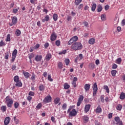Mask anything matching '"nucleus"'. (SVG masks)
<instances>
[{
  "mask_svg": "<svg viewBox=\"0 0 125 125\" xmlns=\"http://www.w3.org/2000/svg\"><path fill=\"white\" fill-rule=\"evenodd\" d=\"M116 63L117 64H121L122 63V58H119L116 60Z\"/></svg>",
  "mask_w": 125,
  "mask_h": 125,
  "instance_id": "c03bdc74",
  "label": "nucleus"
},
{
  "mask_svg": "<svg viewBox=\"0 0 125 125\" xmlns=\"http://www.w3.org/2000/svg\"><path fill=\"white\" fill-rule=\"evenodd\" d=\"M52 99V98L51 97V96H46L43 100V102L44 103H50V102H51V100Z\"/></svg>",
  "mask_w": 125,
  "mask_h": 125,
  "instance_id": "0eeeda50",
  "label": "nucleus"
},
{
  "mask_svg": "<svg viewBox=\"0 0 125 125\" xmlns=\"http://www.w3.org/2000/svg\"><path fill=\"white\" fill-rule=\"evenodd\" d=\"M5 45H6V44L5 43V42H4L2 40H1L0 42V47L5 46Z\"/></svg>",
  "mask_w": 125,
  "mask_h": 125,
  "instance_id": "37998d69",
  "label": "nucleus"
},
{
  "mask_svg": "<svg viewBox=\"0 0 125 125\" xmlns=\"http://www.w3.org/2000/svg\"><path fill=\"white\" fill-rule=\"evenodd\" d=\"M125 20L124 19V20H122V25L124 26H125Z\"/></svg>",
  "mask_w": 125,
  "mask_h": 125,
  "instance_id": "774afa93",
  "label": "nucleus"
},
{
  "mask_svg": "<svg viewBox=\"0 0 125 125\" xmlns=\"http://www.w3.org/2000/svg\"><path fill=\"white\" fill-rule=\"evenodd\" d=\"M31 79L33 82H35L36 81V75L35 74H33Z\"/></svg>",
  "mask_w": 125,
  "mask_h": 125,
  "instance_id": "a18cd8bd",
  "label": "nucleus"
},
{
  "mask_svg": "<svg viewBox=\"0 0 125 125\" xmlns=\"http://www.w3.org/2000/svg\"><path fill=\"white\" fill-rule=\"evenodd\" d=\"M15 35L17 37H19L21 35V31L19 29H16L15 31Z\"/></svg>",
  "mask_w": 125,
  "mask_h": 125,
  "instance_id": "4be33fe9",
  "label": "nucleus"
},
{
  "mask_svg": "<svg viewBox=\"0 0 125 125\" xmlns=\"http://www.w3.org/2000/svg\"><path fill=\"white\" fill-rule=\"evenodd\" d=\"M55 43H56V45H57V46H60V43H61L60 41V40L56 41Z\"/></svg>",
  "mask_w": 125,
  "mask_h": 125,
  "instance_id": "864d4df0",
  "label": "nucleus"
},
{
  "mask_svg": "<svg viewBox=\"0 0 125 125\" xmlns=\"http://www.w3.org/2000/svg\"><path fill=\"white\" fill-rule=\"evenodd\" d=\"M59 102H60V99L59 98H56L54 100V104H55L56 105L58 104V103H59Z\"/></svg>",
  "mask_w": 125,
  "mask_h": 125,
  "instance_id": "5701e85b",
  "label": "nucleus"
},
{
  "mask_svg": "<svg viewBox=\"0 0 125 125\" xmlns=\"http://www.w3.org/2000/svg\"><path fill=\"white\" fill-rule=\"evenodd\" d=\"M117 68H118V65L116 63H113L112 64V69H117Z\"/></svg>",
  "mask_w": 125,
  "mask_h": 125,
  "instance_id": "5fc2aeb1",
  "label": "nucleus"
},
{
  "mask_svg": "<svg viewBox=\"0 0 125 125\" xmlns=\"http://www.w3.org/2000/svg\"><path fill=\"white\" fill-rule=\"evenodd\" d=\"M120 99L121 100H124L125 99V93L124 92H121L119 97Z\"/></svg>",
  "mask_w": 125,
  "mask_h": 125,
  "instance_id": "aec40b11",
  "label": "nucleus"
},
{
  "mask_svg": "<svg viewBox=\"0 0 125 125\" xmlns=\"http://www.w3.org/2000/svg\"><path fill=\"white\" fill-rule=\"evenodd\" d=\"M64 89H68V88H70V85L68 84L67 83H65L64 85Z\"/></svg>",
  "mask_w": 125,
  "mask_h": 125,
  "instance_id": "79ce46f5",
  "label": "nucleus"
},
{
  "mask_svg": "<svg viewBox=\"0 0 125 125\" xmlns=\"http://www.w3.org/2000/svg\"><path fill=\"white\" fill-rule=\"evenodd\" d=\"M10 122V118L9 117H7L5 118L4 120V124L5 125H7L9 124Z\"/></svg>",
  "mask_w": 125,
  "mask_h": 125,
  "instance_id": "ddd939ff",
  "label": "nucleus"
},
{
  "mask_svg": "<svg viewBox=\"0 0 125 125\" xmlns=\"http://www.w3.org/2000/svg\"><path fill=\"white\" fill-rule=\"evenodd\" d=\"M15 85L16 86H18V87H21L22 86V82H21V81H18L17 82H15Z\"/></svg>",
  "mask_w": 125,
  "mask_h": 125,
  "instance_id": "a211bd4d",
  "label": "nucleus"
},
{
  "mask_svg": "<svg viewBox=\"0 0 125 125\" xmlns=\"http://www.w3.org/2000/svg\"><path fill=\"white\" fill-rule=\"evenodd\" d=\"M62 110H66V109H67V104H66L64 103L62 104Z\"/></svg>",
  "mask_w": 125,
  "mask_h": 125,
  "instance_id": "3c124183",
  "label": "nucleus"
},
{
  "mask_svg": "<svg viewBox=\"0 0 125 125\" xmlns=\"http://www.w3.org/2000/svg\"><path fill=\"white\" fill-rule=\"evenodd\" d=\"M64 63H65V65L66 66H68L70 63V60H69V59H65L64 60Z\"/></svg>",
  "mask_w": 125,
  "mask_h": 125,
  "instance_id": "58836bf2",
  "label": "nucleus"
},
{
  "mask_svg": "<svg viewBox=\"0 0 125 125\" xmlns=\"http://www.w3.org/2000/svg\"><path fill=\"white\" fill-rule=\"evenodd\" d=\"M32 97H31L30 96H28L27 98V100L28 101H31V100H32Z\"/></svg>",
  "mask_w": 125,
  "mask_h": 125,
  "instance_id": "338daca9",
  "label": "nucleus"
},
{
  "mask_svg": "<svg viewBox=\"0 0 125 125\" xmlns=\"http://www.w3.org/2000/svg\"><path fill=\"white\" fill-rule=\"evenodd\" d=\"M83 95H80V96L78 98V101L83 102Z\"/></svg>",
  "mask_w": 125,
  "mask_h": 125,
  "instance_id": "a19ab883",
  "label": "nucleus"
},
{
  "mask_svg": "<svg viewBox=\"0 0 125 125\" xmlns=\"http://www.w3.org/2000/svg\"><path fill=\"white\" fill-rule=\"evenodd\" d=\"M90 107H91V105L89 104L85 105L84 107V112L85 113H87V112L89 111V109H90Z\"/></svg>",
  "mask_w": 125,
  "mask_h": 125,
  "instance_id": "2eb2a0df",
  "label": "nucleus"
},
{
  "mask_svg": "<svg viewBox=\"0 0 125 125\" xmlns=\"http://www.w3.org/2000/svg\"><path fill=\"white\" fill-rule=\"evenodd\" d=\"M23 75H24L25 79H29L30 78V73H29V72H25V71H23Z\"/></svg>",
  "mask_w": 125,
  "mask_h": 125,
  "instance_id": "6ab92c4d",
  "label": "nucleus"
},
{
  "mask_svg": "<svg viewBox=\"0 0 125 125\" xmlns=\"http://www.w3.org/2000/svg\"><path fill=\"white\" fill-rule=\"evenodd\" d=\"M67 52V50H64L63 51H61L59 53V55H62V54H66V53Z\"/></svg>",
  "mask_w": 125,
  "mask_h": 125,
  "instance_id": "09e8293b",
  "label": "nucleus"
},
{
  "mask_svg": "<svg viewBox=\"0 0 125 125\" xmlns=\"http://www.w3.org/2000/svg\"><path fill=\"white\" fill-rule=\"evenodd\" d=\"M42 103H39L38 104V105L36 106V108L38 110H40V109H41V108H42Z\"/></svg>",
  "mask_w": 125,
  "mask_h": 125,
  "instance_id": "4c0bfd02",
  "label": "nucleus"
},
{
  "mask_svg": "<svg viewBox=\"0 0 125 125\" xmlns=\"http://www.w3.org/2000/svg\"><path fill=\"white\" fill-rule=\"evenodd\" d=\"M1 110L2 112H4L6 111V105H3L1 107Z\"/></svg>",
  "mask_w": 125,
  "mask_h": 125,
  "instance_id": "c9c22d12",
  "label": "nucleus"
},
{
  "mask_svg": "<svg viewBox=\"0 0 125 125\" xmlns=\"http://www.w3.org/2000/svg\"><path fill=\"white\" fill-rule=\"evenodd\" d=\"M83 4L82 3L80 4L79 6H78V9H82V8H83Z\"/></svg>",
  "mask_w": 125,
  "mask_h": 125,
  "instance_id": "13d9d810",
  "label": "nucleus"
},
{
  "mask_svg": "<svg viewBox=\"0 0 125 125\" xmlns=\"http://www.w3.org/2000/svg\"><path fill=\"white\" fill-rule=\"evenodd\" d=\"M84 88L86 90V91H88V90H89V89L90 88V84H85L84 85Z\"/></svg>",
  "mask_w": 125,
  "mask_h": 125,
  "instance_id": "412c9836",
  "label": "nucleus"
},
{
  "mask_svg": "<svg viewBox=\"0 0 125 125\" xmlns=\"http://www.w3.org/2000/svg\"><path fill=\"white\" fill-rule=\"evenodd\" d=\"M52 56V55H51V54L50 53L47 54L45 57V59L46 61H49L50 59H51Z\"/></svg>",
  "mask_w": 125,
  "mask_h": 125,
  "instance_id": "f3484780",
  "label": "nucleus"
},
{
  "mask_svg": "<svg viewBox=\"0 0 125 125\" xmlns=\"http://www.w3.org/2000/svg\"><path fill=\"white\" fill-rule=\"evenodd\" d=\"M28 95H29V96H35V92L33 91H29Z\"/></svg>",
  "mask_w": 125,
  "mask_h": 125,
  "instance_id": "603ef678",
  "label": "nucleus"
},
{
  "mask_svg": "<svg viewBox=\"0 0 125 125\" xmlns=\"http://www.w3.org/2000/svg\"><path fill=\"white\" fill-rule=\"evenodd\" d=\"M93 96H95L96 95V93H97V90H98V88L97 87V84L95 83L93 85Z\"/></svg>",
  "mask_w": 125,
  "mask_h": 125,
  "instance_id": "423d86ee",
  "label": "nucleus"
},
{
  "mask_svg": "<svg viewBox=\"0 0 125 125\" xmlns=\"http://www.w3.org/2000/svg\"><path fill=\"white\" fill-rule=\"evenodd\" d=\"M20 105V104L18 102H15L14 104L15 109H17Z\"/></svg>",
  "mask_w": 125,
  "mask_h": 125,
  "instance_id": "c756f323",
  "label": "nucleus"
},
{
  "mask_svg": "<svg viewBox=\"0 0 125 125\" xmlns=\"http://www.w3.org/2000/svg\"><path fill=\"white\" fill-rule=\"evenodd\" d=\"M95 64L96 65H99V64H100V61H99V60H96L95 61Z\"/></svg>",
  "mask_w": 125,
  "mask_h": 125,
  "instance_id": "e2e57ef3",
  "label": "nucleus"
},
{
  "mask_svg": "<svg viewBox=\"0 0 125 125\" xmlns=\"http://www.w3.org/2000/svg\"><path fill=\"white\" fill-rule=\"evenodd\" d=\"M10 41H11V39H10V34H8L7 35V37L5 40V42H10Z\"/></svg>",
  "mask_w": 125,
  "mask_h": 125,
  "instance_id": "ea45409f",
  "label": "nucleus"
},
{
  "mask_svg": "<svg viewBox=\"0 0 125 125\" xmlns=\"http://www.w3.org/2000/svg\"><path fill=\"white\" fill-rule=\"evenodd\" d=\"M5 104H6L8 108H11L13 105V99L9 96H7L5 98Z\"/></svg>",
  "mask_w": 125,
  "mask_h": 125,
  "instance_id": "f03ea898",
  "label": "nucleus"
},
{
  "mask_svg": "<svg viewBox=\"0 0 125 125\" xmlns=\"http://www.w3.org/2000/svg\"><path fill=\"white\" fill-rule=\"evenodd\" d=\"M109 8H110V6H109V5H106L104 6L105 10H108V9H109Z\"/></svg>",
  "mask_w": 125,
  "mask_h": 125,
  "instance_id": "680f3d73",
  "label": "nucleus"
},
{
  "mask_svg": "<svg viewBox=\"0 0 125 125\" xmlns=\"http://www.w3.org/2000/svg\"><path fill=\"white\" fill-rule=\"evenodd\" d=\"M19 81H20V80H19V76L17 75L14 77V81L15 82V83H16L17 82H19Z\"/></svg>",
  "mask_w": 125,
  "mask_h": 125,
  "instance_id": "2f4dec72",
  "label": "nucleus"
},
{
  "mask_svg": "<svg viewBox=\"0 0 125 125\" xmlns=\"http://www.w3.org/2000/svg\"><path fill=\"white\" fill-rule=\"evenodd\" d=\"M51 120L52 122L53 123H54V124L55 123V118L54 117H53V116L51 117Z\"/></svg>",
  "mask_w": 125,
  "mask_h": 125,
  "instance_id": "052dcab7",
  "label": "nucleus"
},
{
  "mask_svg": "<svg viewBox=\"0 0 125 125\" xmlns=\"http://www.w3.org/2000/svg\"><path fill=\"white\" fill-rule=\"evenodd\" d=\"M100 100L102 103H104V102H105V99H104V95L101 96Z\"/></svg>",
  "mask_w": 125,
  "mask_h": 125,
  "instance_id": "de8ad7c7",
  "label": "nucleus"
},
{
  "mask_svg": "<svg viewBox=\"0 0 125 125\" xmlns=\"http://www.w3.org/2000/svg\"><path fill=\"white\" fill-rule=\"evenodd\" d=\"M35 57V54L31 53L28 54V58L29 59H33Z\"/></svg>",
  "mask_w": 125,
  "mask_h": 125,
  "instance_id": "473e14b6",
  "label": "nucleus"
},
{
  "mask_svg": "<svg viewBox=\"0 0 125 125\" xmlns=\"http://www.w3.org/2000/svg\"><path fill=\"white\" fill-rule=\"evenodd\" d=\"M102 6H101V5H99L98 6V8H97V11L98 12H101L102 11Z\"/></svg>",
  "mask_w": 125,
  "mask_h": 125,
  "instance_id": "72a5a7b5",
  "label": "nucleus"
},
{
  "mask_svg": "<svg viewBox=\"0 0 125 125\" xmlns=\"http://www.w3.org/2000/svg\"><path fill=\"white\" fill-rule=\"evenodd\" d=\"M96 6H97V5L95 3H93L92 5V7H91V10L92 11H95V9H96Z\"/></svg>",
  "mask_w": 125,
  "mask_h": 125,
  "instance_id": "bb28decb",
  "label": "nucleus"
},
{
  "mask_svg": "<svg viewBox=\"0 0 125 125\" xmlns=\"http://www.w3.org/2000/svg\"><path fill=\"white\" fill-rule=\"evenodd\" d=\"M104 89L106 90L107 93H109V92H110V90L109 89V87H108V86L104 85Z\"/></svg>",
  "mask_w": 125,
  "mask_h": 125,
  "instance_id": "f704fd0d",
  "label": "nucleus"
},
{
  "mask_svg": "<svg viewBox=\"0 0 125 125\" xmlns=\"http://www.w3.org/2000/svg\"><path fill=\"white\" fill-rule=\"evenodd\" d=\"M114 121L117 123L116 125H123V121L121 120L120 117H116L114 118Z\"/></svg>",
  "mask_w": 125,
  "mask_h": 125,
  "instance_id": "6e6552de",
  "label": "nucleus"
},
{
  "mask_svg": "<svg viewBox=\"0 0 125 125\" xmlns=\"http://www.w3.org/2000/svg\"><path fill=\"white\" fill-rule=\"evenodd\" d=\"M57 38V35L55 32H54L52 33L51 35L50 40L51 41V42H54V41L56 40Z\"/></svg>",
  "mask_w": 125,
  "mask_h": 125,
  "instance_id": "1a4fd4ad",
  "label": "nucleus"
},
{
  "mask_svg": "<svg viewBox=\"0 0 125 125\" xmlns=\"http://www.w3.org/2000/svg\"><path fill=\"white\" fill-rule=\"evenodd\" d=\"M18 53V51H17V49H15L13 51L12 60H11V61L12 62H14L15 60V58H16V56H17Z\"/></svg>",
  "mask_w": 125,
  "mask_h": 125,
  "instance_id": "39448f33",
  "label": "nucleus"
},
{
  "mask_svg": "<svg viewBox=\"0 0 125 125\" xmlns=\"http://www.w3.org/2000/svg\"><path fill=\"white\" fill-rule=\"evenodd\" d=\"M53 19L54 21H56L57 20H58V15L57 14H54L53 15Z\"/></svg>",
  "mask_w": 125,
  "mask_h": 125,
  "instance_id": "a878e982",
  "label": "nucleus"
},
{
  "mask_svg": "<svg viewBox=\"0 0 125 125\" xmlns=\"http://www.w3.org/2000/svg\"><path fill=\"white\" fill-rule=\"evenodd\" d=\"M44 89H45V86L43 84H41L39 87V90L40 91H42L43 92L44 91Z\"/></svg>",
  "mask_w": 125,
  "mask_h": 125,
  "instance_id": "4468645a",
  "label": "nucleus"
},
{
  "mask_svg": "<svg viewBox=\"0 0 125 125\" xmlns=\"http://www.w3.org/2000/svg\"><path fill=\"white\" fill-rule=\"evenodd\" d=\"M82 1H83V0H75V4L76 6L79 5V4H80V3H81V2H82Z\"/></svg>",
  "mask_w": 125,
  "mask_h": 125,
  "instance_id": "cd10ccee",
  "label": "nucleus"
},
{
  "mask_svg": "<svg viewBox=\"0 0 125 125\" xmlns=\"http://www.w3.org/2000/svg\"><path fill=\"white\" fill-rule=\"evenodd\" d=\"M78 40H79L78 36H75L72 37L67 43L68 45H72L71 49L74 50V51L83 49V44L80 42H78Z\"/></svg>",
  "mask_w": 125,
  "mask_h": 125,
  "instance_id": "f257e3e1",
  "label": "nucleus"
},
{
  "mask_svg": "<svg viewBox=\"0 0 125 125\" xmlns=\"http://www.w3.org/2000/svg\"><path fill=\"white\" fill-rule=\"evenodd\" d=\"M72 84L74 86V87H77V83L75 81L72 82Z\"/></svg>",
  "mask_w": 125,
  "mask_h": 125,
  "instance_id": "6e6d98bb",
  "label": "nucleus"
},
{
  "mask_svg": "<svg viewBox=\"0 0 125 125\" xmlns=\"http://www.w3.org/2000/svg\"><path fill=\"white\" fill-rule=\"evenodd\" d=\"M11 18L12 19V22L11 23H9V26H14V25H16V24H17V21L18 20L17 17L15 16L11 17Z\"/></svg>",
  "mask_w": 125,
  "mask_h": 125,
  "instance_id": "20e7f679",
  "label": "nucleus"
},
{
  "mask_svg": "<svg viewBox=\"0 0 125 125\" xmlns=\"http://www.w3.org/2000/svg\"><path fill=\"white\" fill-rule=\"evenodd\" d=\"M73 106H70L68 109L67 110V114H69V116L70 117H75L77 116V114H78V112H77V110H76V109L73 108ZM71 110H72L71 111Z\"/></svg>",
  "mask_w": 125,
  "mask_h": 125,
  "instance_id": "7ed1b4c3",
  "label": "nucleus"
},
{
  "mask_svg": "<svg viewBox=\"0 0 125 125\" xmlns=\"http://www.w3.org/2000/svg\"><path fill=\"white\" fill-rule=\"evenodd\" d=\"M95 112L97 113V114H100V113L102 112V109L100 105L97 106L95 110Z\"/></svg>",
  "mask_w": 125,
  "mask_h": 125,
  "instance_id": "f8f14e48",
  "label": "nucleus"
},
{
  "mask_svg": "<svg viewBox=\"0 0 125 125\" xmlns=\"http://www.w3.org/2000/svg\"><path fill=\"white\" fill-rule=\"evenodd\" d=\"M35 60L37 62H40V61H42V55H37L35 58Z\"/></svg>",
  "mask_w": 125,
  "mask_h": 125,
  "instance_id": "9b49d317",
  "label": "nucleus"
},
{
  "mask_svg": "<svg viewBox=\"0 0 125 125\" xmlns=\"http://www.w3.org/2000/svg\"><path fill=\"white\" fill-rule=\"evenodd\" d=\"M101 20H102L103 21H105V20H106V15H105V14H102V15L101 16Z\"/></svg>",
  "mask_w": 125,
  "mask_h": 125,
  "instance_id": "e433bc0d",
  "label": "nucleus"
},
{
  "mask_svg": "<svg viewBox=\"0 0 125 125\" xmlns=\"http://www.w3.org/2000/svg\"><path fill=\"white\" fill-rule=\"evenodd\" d=\"M48 81L49 82H53V79L51 78V75L48 74Z\"/></svg>",
  "mask_w": 125,
  "mask_h": 125,
  "instance_id": "8fccbe9b",
  "label": "nucleus"
},
{
  "mask_svg": "<svg viewBox=\"0 0 125 125\" xmlns=\"http://www.w3.org/2000/svg\"><path fill=\"white\" fill-rule=\"evenodd\" d=\"M8 57H9V54H8V52L5 53L4 55V59L7 60H8Z\"/></svg>",
  "mask_w": 125,
  "mask_h": 125,
  "instance_id": "49530a36",
  "label": "nucleus"
},
{
  "mask_svg": "<svg viewBox=\"0 0 125 125\" xmlns=\"http://www.w3.org/2000/svg\"><path fill=\"white\" fill-rule=\"evenodd\" d=\"M40 47V44H37L35 46H34V49H38Z\"/></svg>",
  "mask_w": 125,
  "mask_h": 125,
  "instance_id": "69168bd1",
  "label": "nucleus"
},
{
  "mask_svg": "<svg viewBox=\"0 0 125 125\" xmlns=\"http://www.w3.org/2000/svg\"><path fill=\"white\" fill-rule=\"evenodd\" d=\"M88 42L90 44H94V43L95 42V39H94V38H91L89 40Z\"/></svg>",
  "mask_w": 125,
  "mask_h": 125,
  "instance_id": "b1692460",
  "label": "nucleus"
},
{
  "mask_svg": "<svg viewBox=\"0 0 125 125\" xmlns=\"http://www.w3.org/2000/svg\"><path fill=\"white\" fill-rule=\"evenodd\" d=\"M116 109L118 111H121L122 109H123V105L121 104H118L116 107Z\"/></svg>",
  "mask_w": 125,
  "mask_h": 125,
  "instance_id": "393cba45",
  "label": "nucleus"
},
{
  "mask_svg": "<svg viewBox=\"0 0 125 125\" xmlns=\"http://www.w3.org/2000/svg\"><path fill=\"white\" fill-rule=\"evenodd\" d=\"M49 16L48 15H46L44 17V19H42V22L43 23H44V22L45 21H49Z\"/></svg>",
  "mask_w": 125,
  "mask_h": 125,
  "instance_id": "dca6fc26",
  "label": "nucleus"
},
{
  "mask_svg": "<svg viewBox=\"0 0 125 125\" xmlns=\"http://www.w3.org/2000/svg\"><path fill=\"white\" fill-rule=\"evenodd\" d=\"M82 120L83 122V123H84V124H86V123H88V117H87V116L86 115H84L82 117Z\"/></svg>",
  "mask_w": 125,
  "mask_h": 125,
  "instance_id": "9d476101",
  "label": "nucleus"
},
{
  "mask_svg": "<svg viewBox=\"0 0 125 125\" xmlns=\"http://www.w3.org/2000/svg\"><path fill=\"white\" fill-rule=\"evenodd\" d=\"M83 24H84V26H85V27H87V26H88V22L87 21H84L83 22Z\"/></svg>",
  "mask_w": 125,
  "mask_h": 125,
  "instance_id": "0e129e2a",
  "label": "nucleus"
},
{
  "mask_svg": "<svg viewBox=\"0 0 125 125\" xmlns=\"http://www.w3.org/2000/svg\"><path fill=\"white\" fill-rule=\"evenodd\" d=\"M58 67L59 69H62L63 68V63H62V62H58Z\"/></svg>",
  "mask_w": 125,
  "mask_h": 125,
  "instance_id": "7c9ffc66",
  "label": "nucleus"
},
{
  "mask_svg": "<svg viewBox=\"0 0 125 125\" xmlns=\"http://www.w3.org/2000/svg\"><path fill=\"white\" fill-rule=\"evenodd\" d=\"M44 46L45 48H47V47H48V46H49V43L48 42H46L44 44Z\"/></svg>",
  "mask_w": 125,
  "mask_h": 125,
  "instance_id": "bf43d9fd",
  "label": "nucleus"
},
{
  "mask_svg": "<svg viewBox=\"0 0 125 125\" xmlns=\"http://www.w3.org/2000/svg\"><path fill=\"white\" fill-rule=\"evenodd\" d=\"M79 58L80 60H82L83 58V55L82 54H80L79 55Z\"/></svg>",
  "mask_w": 125,
  "mask_h": 125,
  "instance_id": "4d7b16f0",
  "label": "nucleus"
},
{
  "mask_svg": "<svg viewBox=\"0 0 125 125\" xmlns=\"http://www.w3.org/2000/svg\"><path fill=\"white\" fill-rule=\"evenodd\" d=\"M117 70H112L111 71V75H112V77H116V75L117 74Z\"/></svg>",
  "mask_w": 125,
  "mask_h": 125,
  "instance_id": "c85d7f7f",
  "label": "nucleus"
}]
</instances>
